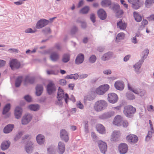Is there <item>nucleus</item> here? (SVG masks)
I'll use <instances>...</instances> for the list:
<instances>
[{
  "instance_id": "obj_35",
  "label": "nucleus",
  "mask_w": 154,
  "mask_h": 154,
  "mask_svg": "<svg viewBox=\"0 0 154 154\" xmlns=\"http://www.w3.org/2000/svg\"><path fill=\"white\" fill-rule=\"evenodd\" d=\"M97 95L96 93L94 92H92L91 93L85 97V99L89 101L94 100L96 97Z\"/></svg>"
},
{
  "instance_id": "obj_38",
  "label": "nucleus",
  "mask_w": 154,
  "mask_h": 154,
  "mask_svg": "<svg viewBox=\"0 0 154 154\" xmlns=\"http://www.w3.org/2000/svg\"><path fill=\"white\" fill-rule=\"evenodd\" d=\"M70 55L69 54H65L62 57V60L64 63L68 62L70 60Z\"/></svg>"
},
{
  "instance_id": "obj_51",
  "label": "nucleus",
  "mask_w": 154,
  "mask_h": 154,
  "mask_svg": "<svg viewBox=\"0 0 154 154\" xmlns=\"http://www.w3.org/2000/svg\"><path fill=\"white\" fill-rule=\"evenodd\" d=\"M149 51L148 49H145L143 52V53H144L141 59H143L144 60L147 57L148 54H149Z\"/></svg>"
},
{
  "instance_id": "obj_55",
  "label": "nucleus",
  "mask_w": 154,
  "mask_h": 154,
  "mask_svg": "<svg viewBox=\"0 0 154 154\" xmlns=\"http://www.w3.org/2000/svg\"><path fill=\"white\" fill-rule=\"evenodd\" d=\"M23 135V132L22 131H20L16 135V137L14 138V140L17 141V140L19 139Z\"/></svg>"
},
{
  "instance_id": "obj_13",
  "label": "nucleus",
  "mask_w": 154,
  "mask_h": 154,
  "mask_svg": "<svg viewBox=\"0 0 154 154\" xmlns=\"http://www.w3.org/2000/svg\"><path fill=\"white\" fill-rule=\"evenodd\" d=\"M115 114V112L113 111H110L103 113L99 116L100 119H104L109 118L113 116Z\"/></svg>"
},
{
  "instance_id": "obj_6",
  "label": "nucleus",
  "mask_w": 154,
  "mask_h": 154,
  "mask_svg": "<svg viewBox=\"0 0 154 154\" xmlns=\"http://www.w3.org/2000/svg\"><path fill=\"white\" fill-rule=\"evenodd\" d=\"M46 90L48 94L51 95L56 91V88L54 84L52 82H50L47 86Z\"/></svg>"
},
{
  "instance_id": "obj_18",
  "label": "nucleus",
  "mask_w": 154,
  "mask_h": 154,
  "mask_svg": "<svg viewBox=\"0 0 154 154\" xmlns=\"http://www.w3.org/2000/svg\"><path fill=\"white\" fill-rule=\"evenodd\" d=\"M114 86L116 89L121 91L124 88V84L122 81H117L115 82Z\"/></svg>"
},
{
  "instance_id": "obj_9",
  "label": "nucleus",
  "mask_w": 154,
  "mask_h": 154,
  "mask_svg": "<svg viewBox=\"0 0 154 154\" xmlns=\"http://www.w3.org/2000/svg\"><path fill=\"white\" fill-rule=\"evenodd\" d=\"M9 65L11 69L13 70L14 69H18L20 67V64L16 59H12L11 60L9 63Z\"/></svg>"
},
{
  "instance_id": "obj_31",
  "label": "nucleus",
  "mask_w": 154,
  "mask_h": 154,
  "mask_svg": "<svg viewBox=\"0 0 154 154\" xmlns=\"http://www.w3.org/2000/svg\"><path fill=\"white\" fill-rule=\"evenodd\" d=\"M117 27L120 29L125 30L127 26V24L124 22L122 21L121 20L117 23Z\"/></svg>"
},
{
  "instance_id": "obj_39",
  "label": "nucleus",
  "mask_w": 154,
  "mask_h": 154,
  "mask_svg": "<svg viewBox=\"0 0 154 154\" xmlns=\"http://www.w3.org/2000/svg\"><path fill=\"white\" fill-rule=\"evenodd\" d=\"M142 2L139 0H137L136 2L132 5V7L136 9H138L141 6Z\"/></svg>"
},
{
  "instance_id": "obj_23",
  "label": "nucleus",
  "mask_w": 154,
  "mask_h": 154,
  "mask_svg": "<svg viewBox=\"0 0 154 154\" xmlns=\"http://www.w3.org/2000/svg\"><path fill=\"white\" fill-rule=\"evenodd\" d=\"M84 55L83 54H79L77 56L75 60V63L77 65L80 64L83 62L84 59Z\"/></svg>"
},
{
  "instance_id": "obj_30",
  "label": "nucleus",
  "mask_w": 154,
  "mask_h": 154,
  "mask_svg": "<svg viewBox=\"0 0 154 154\" xmlns=\"http://www.w3.org/2000/svg\"><path fill=\"white\" fill-rule=\"evenodd\" d=\"M14 126V125L12 124H9L7 125L4 129V132L6 134L12 131Z\"/></svg>"
},
{
  "instance_id": "obj_29",
  "label": "nucleus",
  "mask_w": 154,
  "mask_h": 154,
  "mask_svg": "<svg viewBox=\"0 0 154 154\" xmlns=\"http://www.w3.org/2000/svg\"><path fill=\"white\" fill-rule=\"evenodd\" d=\"M120 132L119 131H114L111 138V140L114 141H117L118 138L120 136Z\"/></svg>"
},
{
  "instance_id": "obj_46",
  "label": "nucleus",
  "mask_w": 154,
  "mask_h": 154,
  "mask_svg": "<svg viewBox=\"0 0 154 154\" xmlns=\"http://www.w3.org/2000/svg\"><path fill=\"white\" fill-rule=\"evenodd\" d=\"M126 96L128 100H133L135 99V97L134 95L130 92H128L126 94Z\"/></svg>"
},
{
  "instance_id": "obj_60",
  "label": "nucleus",
  "mask_w": 154,
  "mask_h": 154,
  "mask_svg": "<svg viewBox=\"0 0 154 154\" xmlns=\"http://www.w3.org/2000/svg\"><path fill=\"white\" fill-rule=\"evenodd\" d=\"M76 105L78 108L82 109L83 108L84 106L83 104L79 101L77 102Z\"/></svg>"
},
{
  "instance_id": "obj_3",
  "label": "nucleus",
  "mask_w": 154,
  "mask_h": 154,
  "mask_svg": "<svg viewBox=\"0 0 154 154\" xmlns=\"http://www.w3.org/2000/svg\"><path fill=\"white\" fill-rule=\"evenodd\" d=\"M109 88V85L107 84L101 85L96 89L95 92L97 94L102 95L108 90Z\"/></svg>"
},
{
  "instance_id": "obj_8",
  "label": "nucleus",
  "mask_w": 154,
  "mask_h": 154,
  "mask_svg": "<svg viewBox=\"0 0 154 154\" xmlns=\"http://www.w3.org/2000/svg\"><path fill=\"white\" fill-rule=\"evenodd\" d=\"M49 23V21L44 19H42L38 21L35 27L36 29H39L42 28L48 25Z\"/></svg>"
},
{
  "instance_id": "obj_10",
  "label": "nucleus",
  "mask_w": 154,
  "mask_h": 154,
  "mask_svg": "<svg viewBox=\"0 0 154 154\" xmlns=\"http://www.w3.org/2000/svg\"><path fill=\"white\" fill-rule=\"evenodd\" d=\"M97 142L101 152L105 154L107 150V146L106 143L100 140L97 141Z\"/></svg>"
},
{
  "instance_id": "obj_42",
  "label": "nucleus",
  "mask_w": 154,
  "mask_h": 154,
  "mask_svg": "<svg viewBox=\"0 0 154 154\" xmlns=\"http://www.w3.org/2000/svg\"><path fill=\"white\" fill-rule=\"evenodd\" d=\"M125 36V34L123 32H121L118 34L116 37V41L119 42L120 40L124 38Z\"/></svg>"
},
{
  "instance_id": "obj_19",
  "label": "nucleus",
  "mask_w": 154,
  "mask_h": 154,
  "mask_svg": "<svg viewBox=\"0 0 154 154\" xmlns=\"http://www.w3.org/2000/svg\"><path fill=\"white\" fill-rule=\"evenodd\" d=\"M60 58V55L56 51L52 52L50 56V59L53 62H56Z\"/></svg>"
},
{
  "instance_id": "obj_58",
  "label": "nucleus",
  "mask_w": 154,
  "mask_h": 154,
  "mask_svg": "<svg viewBox=\"0 0 154 154\" xmlns=\"http://www.w3.org/2000/svg\"><path fill=\"white\" fill-rule=\"evenodd\" d=\"M59 83L61 85H66V81L65 79H61L59 80Z\"/></svg>"
},
{
  "instance_id": "obj_5",
  "label": "nucleus",
  "mask_w": 154,
  "mask_h": 154,
  "mask_svg": "<svg viewBox=\"0 0 154 154\" xmlns=\"http://www.w3.org/2000/svg\"><path fill=\"white\" fill-rule=\"evenodd\" d=\"M32 115L29 113L25 114L21 119V124L23 125H26L28 124L32 119Z\"/></svg>"
},
{
  "instance_id": "obj_28",
  "label": "nucleus",
  "mask_w": 154,
  "mask_h": 154,
  "mask_svg": "<svg viewBox=\"0 0 154 154\" xmlns=\"http://www.w3.org/2000/svg\"><path fill=\"white\" fill-rule=\"evenodd\" d=\"M11 144V142L9 140H6L3 142L1 145V149L2 150H5L9 147Z\"/></svg>"
},
{
  "instance_id": "obj_63",
  "label": "nucleus",
  "mask_w": 154,
  "mask_h": 154,
  "mask_svg": "<svg viewBox=\"0 0 154 154\" xmlns=\"http://www.w3.org/2000/svg\"><path fill=\"white\" fill-rule=\"evenodd\" d=\"M42 31L45 33H49L50 32V29L49 27H47L43 29Z\"/></svg>"
},
{
  "instance_id": "obj_11",
  "label": "nucleus",
  "mask_w": 154,
  "mask_h": 154,
  "mask_svg": "<svg viewBox=\"0 0 154 154\" xmlns=\"http://www.w3.org/2000/svg\"><path fill=\"white\" fill-rule=\"evenodd\" d=\"M108 100L111 103H114L117 102L118 100L117 95L114 93H110L108 95Z\"/></svg>"
},
{
  "instance_id": "obj_45",
  "label": "nucleus",
  "mask_w": 154,
  "mask_h": 154,
  "mask_svg": "<svg viewBox=\"0 0 154 154\" xmlns=\"http://www.w3.org/2000/svg\"><path fill=\"white\" fill-rule=\"evenodd\" d=\"M10 109V104L9 103L7 104L4 107L2 114L3 115H5L7 113Z\"/></svg>"
},
{
  "instance_id": "obj_12",
  "label": "nucleus",
  "mask_w": 154,
  "mask_h": 154,
  "mask_svg": "<svg viewBox=\"0 0 154 154\" xmlns=\"http://www.w3.org/2000/svg\"><path fill=\"white\" fill-rule=\"evenodd\" d=\"M60 137L62 140L66 142H67L69 140L68 133L64 129L60 130Z\"/></svg>"
},
{
  "instance_id": "obj_7",
  "label": "nucleus",
  "mask_w": 154,
  "mask_h": 154,
  "mask_svg": "<svg viewBox=\"0 0 154 154\" xmlns=\"http://www.w3.org/2000/svg\"><path fill=\"white\" fill-rule=\"evenodd\" d=\"M128 89L133 92L139 95L141 97L144 96L146 94V91L144 90L141 89L139 88L134 89L129 85L128 86Z\"/></svg>"
},
{
  "instance_id": "obj_26",
  "label": "nucleus",
  "mask_w": 154,
  "mask_h": 154,
  "mask_svg": "<svg viewBox=\"0 0 154 154\" xmlns=\"http://www.w3.org/2000/svg\"><path fill=\"white\" fill-rule=\"evenodd\" d=\"M65 145L62 142H60L58 144V152L59 154H63L65 150Z\"/></svg>"
},
{
  "instance_id": "obj_57",
  "label": "nucleus",
  "mask_w": 154,
  "mask_h": 154,
  "mask_svg": "<svg viewBox=\"0 0 154 154\" xmlns=\"http://www.w3.org/2000/svg\"><path fill=\"white\" fill-rule=\"evenodd\" d=\"M90 19L91 20L93 23H94L96 21V17L94 14H91L90 15Z\"/></svg>"
},
{
  "instance_id": "obj_47",
  "label": "nucleus",
  "mask_w": 154,
  "mask_h": 154,
  "mask_svg": "<svg viewBox=\"0 0 154 154\" xmlns=\"http://www.w3.org/2000/svg\"><path fill=\"white\" fill-rule=\"evenodd\" d=\"M154 3V0H146L145 2V5L146 7L149 8Z\"/></svg>"
},
{
  "instance_id": "obj_62",
  "label": "nucleus",
  "mask_w": 154,
  "mask_h": 154,
  "mask_svg": "<svg viewBox=\"0 0 154 154\" xmlns=\"http://www.w3.org/2000/svg\"><path fill=\"white\" fill-rule=\"evenodd\" d=\"M128 124L126 121H122V125L124 127H126L128 125Z\"/></svg>"
},
{
  "instance_id": "obj_44",
  "label": "nucleus",
  "mask_w": 154,
  "mask_h": 154,
  "mask_svg": "<svg viewBox=\"0 0 154 154\" xmlns=\"http://www.w3.org/2000/svg\"><path fill=\"white\" fill-rule=\"evenodd\" d=\"M29 108L32 110L36 111L39 109V106L37 104H32L29 106Z\"/></svg>"
},
{
  "instance_id": "obj_27",
  "label": "nucleus",
  "mask_w": 154,
  "mask_h": 154,
  "mask_svg": "<svg viewBox=\"0 0 154 154\" xmlns=\"http://www.w3.org/2000/svg\"><path fill=\"white\" fill-rule=\"evenodd\" d=\"M43 86L40 84L37 85L36 87V95L38 96H40L43 91Z\"/></svg>"
},
{
  "instance_id": "obj_49",
  "label": "nucleus",
  "mask_w": 154,
  "mask_h": 154,
  "mask_svg": "<svg viewBox=\"0 0 154 154\" xmlns=\"http://www.w3.org/2000/svg\"><path fill=\"white\" fill-rule=\"evenodd\" d=\"M115 13H116V16L118 18H120L122 17L123 13V11L122 10L120 9V8L118 11H116Z\"/></svg>"
},
{
  "instance_id": "obj_16",
  "label": "nucleus",
  "mask_w": 154,
  "mask_h": 154,
  "mask_svg": "<svg viewBox=\"0 0 154 154\" xmlns=\"http://www.w3.org/2000/svg\"><path fill=\"white\" fill-rule=\"evenodd\" d=\"M33 142L29 141L25 146V149L26 152L28 153H31L33 150Z\"/></svg>"
},
{
  "instance_id": "obj_54",
  "label": "nucleus",
  "mask_w": 154,
  "mask_h": 154,
  "mask_svg": "<svg viewBox=\"0 0 154 154\" xmlns=\"http://www.w3.org/2000/svg\"><path fill=\"white\" fill-rule=\"evenodd\" d=\"M153 133V130H151V131H149L148 132V134L147 136L146 137L145 140L146 141H147V138L148 137L149 138V139L152 136V134Z\"/></svg>"
},
{
  "instance_id": "obj_21",
  "label": "nucleus",
  "mask_w": 154,
  "mask_h": 154,
  "mask_svg": "<svg viewBox=\"0 0 154 154\" xmlns=\"http://www.w3.org/2000/svg\"><path fill=\"white\" fill-rule=\"evenodd\" d=\"M35 78L34 76L27 75L25 76L24 80L25 84L29 83L31 84L34 83Z\"/></svg>"
},
{
  "instance_id": "obj_2",
  "label": "nucleus",
  "mask_w": 154,
  "mask_h": 154,
  "mask_svg": "<svg viewBox=\"0 0 154 154\" xmlns=\"http://www.w3.org/2000/svg\"><path fill=\"white\" fill-rule=\"evenodd\" d=\"M136 109L131 105H128L125 106L123 113L127 117L131 118L133 116V114L136 112Z\"/></svg>"
},
{
  "instance_id": "obj_40",
  "label": "nucleus",
  "mask_w": 154,
  "mask_h": 154,
  "mask_svg": "<svg viewBox=\"0 0 154 154\" xmlns=\"http://www.w3.org/2000/svg\"><path fill=\"white\" fill-rule=\"evenodd\" d=\"M133 14L135 20L137 22H140L141 21L142 17L137 12H134Z\"/></svg>"
},
{
  "instance_id": "obj_61",
  "label": "nucleus",
  "mask_w": 154,
  "mask_h": 154,
  "mask_svg": "<svg viewBox=\"0 0 154 154\" xmlns=\"http://www.w3.org/2000/svg\"><path fill=\"white\" fill-rule=\"evenodd\" d=\"M88 76V75L87 74H82L79 76L80 79L86 78Z\"/></svg>"
},
{
  "instance_id": "obj_25",
  "label": "nucleus",
  "mask_w": 154,
  "mask_h": 154,
  "mask_svg": "<svg viewBox=\"0 0 154 154\" xmlns=\"http://www.w3.org/2000/svg\"><path fill=\"white\" fill-rule=\"evenodd\" d=\"M36 140L37 143L40 145L44 144L45 141V136L41 134H38L37 136Z\"/></svg>"
},
{
  "instance_id": "obj_34",
  "label": "nucleus",
  "mask_w": 154,
  "mask_h": 154,
  "mask_svg": "<svg viewBox=\"0 0 154 154\" xmlns=\"http://www.w3.org/2000/svg\"><path fill=\"white\" fill-rule=\"evenodd\" d=\"M112 4L111 0H103L101 2V5L104 8L110 7Z\"/></svg>"
},
{
  "instance_id": "obj_20",
  "label": "nucleus",
  "mask_w": 154,
  "mask_h": 154,
  "mask_svg": "<svg viewBox=\"0 0 154 154\" xmlns=\"http://www.w3.org/2000/svg\"><path fill=\"white\" fill-rule=\"evenodd\" d=\"M97 14L99 17L102 20H104L106 19L107 15L106 11L103 9L99 10L97 11Z\"/></svg>"
},
{
  "instance_id": "obj_43",
  "label": "nucleus",
  "mask_w": 154,
  "mask_h": 154,
  "mask_svg": "<svg viewBox=\"0 0 154 154\" xmlns=\"http://www.w3.org/2000/svg\"><path fill=\"white\" fill-rule=\"evenodd\" d=\"M23 77L22 76H20L18 77L15 82V86L16 87H19L21 83Z\"/></svg>"
},
{
  "instance_id": "obj_48",
  "label": "nucleus",
  "mask_w": 154,
  "mask_h": 154,
  "mask_svg": "<svg viewBox=\"0 0 154 154\" xmlns=\"http://www.w3.org/2000/svg\"><path fill=\"white\" fill-rule=\"evenodd\" d=\"M96 56L94 55H92L90 57L89 59V62L91 63H93L96 61Z\"/></svg>"
},
{
  "instance_id": "obj_17",
  "label": "nucleus",
  "mask_w": 154,
  "mask_h": 154,
  "mask_svg": "<svg viewBox=\"0 0 154 154\" xmlns=\"http://www.w3.org/2000/svg\"><path fill=\"white\" fill-rule=\"evenodd\" d=\"M126 139L128 142L133 143H136L138 140L137 137L135 135L130 134L126 137Z\"/></svg>"
},
{
  "instance_id": "obj_37",
  "label": "nucleus",
  "mask_w": 154,
  "mask_h": 154,
  "mask_svg": "<svg viewBox=\"0 0 154 154\" xmlns=\"http://www.w3.org/2000/svg\"><path fill=\"white\" fill-rule=\"evenodd\" d=\"M79 77V75L77 73H75L73 74H70L67 75L65 79H73L74 80H77Z\"/></svg>"
},
{
  "instance_id": "obj_36",
  "label": "nucleus",
  "mask_w": 154,
  "mask_h": 154,
  "mask_svg": "<svg viewBox=\"0 0 154 154\" xmlns=\"http://www.w3.org/2000/svg\"><path fill=\"white\" fill-rule=\"evenodd\" d=\"M109 8L112 10L115 13L116 11H118L120 8V6L117 3H112L109 7Z\"/></svg>"
},
{
  "instance_id": "obj_64",
  "label": "nucleus",
  "mask_w": 154,
  "mask_h": 154,
  "mask_svg": "<svg viewBox=\"0 0 154 154\" xmlns=\"http://www.w3.org/2000/svg\"><path fill=\"white\" fill-rule=\"evenodd\" d=\"M47 73L48 75H56L54 71L53 70L47 71Z\"/></svg>"
},
{
  "instance_id": "obj_52",
  "label": "nucleus",
  "mask_w": 154,
  "mask_h": 154,
  "mask_svg": "<svg viewBox=\"0 0 154 154\" xmlns=\"http://www.w3.org/2000/svg\"><path fill=\"white\" fill-rule=\"evenodd\" d=\"M36 32L35 30H33L31 28H29L26 29L24 31V32L26 33H34Z\"/></svg>"
},
{
  "instance_id": "obj_33",
  "label": "nucleus",
  "mask_w": 154,
  "mask_h": 154,
  "mask_svg": "<svg viewBox=\"0 0 154 154\" xmlns=\"http://www.w3.org/2000/svg\"><path fill=\"white\" fill-rule=\"evenodd\" d=\"M112 56V53L109 52L104 54L101 57V59L103 61L108 60Z\"/></svg>"
},
{
  "instance_id": "obj_32",
  "label": "nucleus",
  "mask_w": 154,
  "mask_h": 154,
  "mask_svg": "<svg viewBox=\"0 0 154 154\" xmlns=\"http://www.w3.org/2000/svg\"><path fill=\"white\" fill-rule=\"evenodd\" d=\"M96 128L97 131L99 133L104 134L105 133V130L104 127L101 124H98L97 125Z\"/></svg>"
},
{
  "instance_id": "obj_56",
  "label": "nucleus",
  "mask_w": 154,
  "mask_h": 154,
  "mask_svg": "<svg viewBox=\"0 0 154 154\" xmlns=\"http://www.w3.org/2000/svg\"><path fill=\"white\" fill-rule=\"evenodd\" d=\"M78 28L75 26H74L71 29V33L72 34H75L78 31Z\"/></svg>"
},
{
  "instance_id": "obj_15",
  "label": "nucleus",
  "mask_w": 154,
  "mask_h": 154,
  "mask_svg": "<svg viewBox=\"0 0 154 154\" xmlns=\"http://www.w3.org/2000/svg\"><path fill=\"white\" fill-rule=\"evenodd\" d=\"M143 62V59H141L133 66V67L135 69V71L137 74H139L140 73L141 71H140V69Z\"/></svg>"
},
{
  "instance_id": "obj_41",
  "label": "nucleus",
  "mask_w": 154,
  "mask_h": 154,
  "mask_svg": "<svg viewBox=\"0 0 154 154\" xmlns=\"http://www.w3.org/2000/svg\"><path fill=\"white\" fill-rule=\"evenodd\" d=\"M90 10V8L88 6H85L82 8L79 11L80 13L83 14H87Z\"/></svg>"
},
{
  "instance_id": "obj_50",
  "label": "nucleus",
  "mask_w": 154,
  "mask_h": 154,
  "mask_svg": "<svg viewBox=\"0 0 154 154\" xmlns=\"http://www.w3.org/2000/svg\"><path fill=\"white\" fill-rule=\"evenodd\" d=\"M57 99L58 100L56 102V104L60 106H62L63 105L62 100L63 99L61 98H57Z\"/></svg>"
},
{
  "instance_id": "obj_14",
  "label": "nucleus",
  "mask_w": 154,
  "mask_h": 154,
  "mask_svg": "<svg viewBox=\"0 0 154 154\" xmlns=\"http://www.w3.org/2000/svg\"><path fill=\"white\" fill-rule=\"evenodd\" d=\"M128 150V147L127 145L125 143H122L119 144V150L121 154L126 153Z\"/></svg>"
},
{
  "instance_id": "obj_1",
  "label": "nucleus",
  "mask_w": 154,
  "mask_h": 154,
  "mask_svg": "<svg viewBox=\"0 0 154 154\" xmlns=\"http://www.w3.org/2000/svg\"><path fill=\"white\" fill-rule=\"evenodd\" d=\"M107 102L103 100H100L96 101L94 105V108L97 112L101 111L107 106Z\"/></svg>"
},
{
  "instance_id": "obj_4",
  "label": "nucleus",
  "mask_w": 154,
  "mask_h": 154,
  "mask_svg": "<svg viewBox=\"0 0 154 154\" xmlns=\"http://www.w3.org/2000/svg\"><path fill=\"white\" fill-rule=\"evenodd\" d=\"M57 98H64L65 102L66 103H68V99H69V96L67 94H64V91L60 87L58 89V91L57 95Z\"/></svg>"
},
{
  "instance_id": "obj_59",
  "label": "nucleus",
  "mask_w": 154,
  "mask_h": 154,
  "mask_svg": "<svg viewBox=\"0 0 154 154\" xmlns=\"http://www.w3.org/2000/svg\"><path fill=\"white\" fill-rule=\"evenodd\" d=\"M8 51L10 53H14V52L18 53L19 51L18 50L16 49L11 48L9 49L8 50Z\"/></svg>"
},
{
  "instance_id": "obj_22",
  "label": "nucleus",
  "mask_w": 154,
  "mask_h": 154,
  "mask_svg": "<svg viewBox=\"0 0 154 154\" xmlns=\"http://www.w3.org/2000/svg\"><path fill=\"white\" fill-rule=\"evenodd\" d=\"M122 120V118L120 115H118L114 118L113 123L118 126H121Z\"/></svg>"
},
{
  "instance_id": "obj_53",
  "label": "nucleus",
  "mask_w": 154,
  "mask_h": 154,
  "mask_svg": "<svg viewBox=\"0 0 154 154\" xmlns=\"http://www.w3.org/2000/svg\"><path fill=\"white\" fill-rule=\"evenodd\" d=\"M24 98L25 100L27 102H30L32 101V98L29 95H25L24 97Z\"/></svg>"
},
{
  "instance_id": "obj_24",
  "label": "nucleus",
  "mask_w": 154,
  "mask_h": 154,
  "mask_svg": "<svg viewBox=\"0 0 154 154\" xmlns=\"http://www.w3.org/2000/svg\"><path fill=\"white\" fill-rule=\"evenodd\" d=\"M22 109L19 106L17 107L15 110L14 115L15 118L17 119H19L22 114Z\"/></svg>"
}]
</instances>
